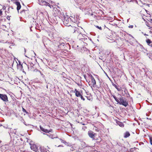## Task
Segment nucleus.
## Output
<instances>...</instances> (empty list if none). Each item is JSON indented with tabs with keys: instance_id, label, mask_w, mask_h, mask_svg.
Returning <instances> with one entry per match:
<instances>
[{
	"instance_id": "43",
	"label": "nucleus",
	"mask_w": 152,
	"mask_h": 152,
	"mask_svg": "<svg viewBox=\"0 0 152 152\" xmlns=\"http://www.w3.org/2000/svg\"><path fill=\"white\" fill-rule=\"evenodd\" d=\"M150 151L151 152H152V149H150Z\"/></svg>"
},
{
	"instance_id": "8",
	"label": "nucleus",
	"mask_w": 152,
	"mask_h": 152,
	"mask_svg": "<svg viewBox=\"0 0 152 152\" xmlns=\"http://www.w3.org/2000/svg\"><path fill=\"white\" fill-rule=\"evenodd\" d=\"M74 93H75V95L77 97H80L82 95V92H81L76 89H75Z\"/></svg>"
},
{
	"instance_id": "31",
	"label": "nucleus",
	"mask_w": 152,
	"mask_h": 152,
	"mask_svg": "<svg viewBox=\"0 0 152 152\" xmlns=\"http://www.w3.org/2000/svg\"><path fill=\"white\" fill-rule=\"evenodd\" d=\"M70 150L71 151H73L74 150H75V149L74 148V147H72L70 148Z\"/></svg>"
},
{
	"instance_id": "17",
	"label": "nucleus",
	"mask_w": 152,
	"mask_h": 152,
	"mask_svg": "<svg viewBox=\"0 0 152 152\" xmlns=\"http://www.w3.org/2000/svg\"><path fill=\"white\" fill-rule=\"evenodd\" d=\"M71 17L72 18H71V21L74 23H75L77 22V17H76L75 18V17L74 18H73L72 17Z\"/></svg>"
},
{
	"instance_id": "40",
	"label": "nucleus",
	"mask_w": 152,
	"mask_h": 152,
	"mask_svg": "<svg viewBox=\"0 0 152 152\" xmlns=\"http://www.w3.org/2000/svg\"><path fill=\"white\" fill-rule=\"evenodd\" d=\"M12 1H17L18 0H11Z\"/></svg>"
},
{
	"instance_id": "23",
	"label": "nucleus",
	"mask_w": 152,
	"mask_h": 152,
	"mask_svg": "<svg viewBox=\"0 0 152 152\" xmlns=\"http://www.w3.org/2000/svg\"><path fill=\"white\" fill-rule=\"evenodd\" d=\"M113 98L114 99L115 101L117 102L118 101V98H117V97L115 96L114 95H113Z\"/></svg>"
},
{
	"instance_id": "47",
	"label": "nucleus",
	"mask_w": 152,
	"mask_h": 152,
	"mask_svg": "<svg viewBox=\"0 0 152 152\" xmlns=\"http://www.w3.org/2000/svg\"><path fill=\"white\" fill-rule=\"evenodd\" d=\"M61 146V145H59L58 146V147H60V146Z\"/></svg>"
},
{
	"instance_id": "12",
	"label": "nucleus",
	"mask_w": 152,
	"mask_h": 152,
	"mask_svg": "<svg viewBox=\"0 0 152 152\" xmlns=\"http://www.w3.org/2000/svg\"><path fill=\"white\" fill-rule=\"evenodd\" d=\"M146 42L148 45L152 47V42L150 39H148L146 40Z\"/></svg>"
},
{
	"instance_id": "15",
	"label": "nucleus",
	"mask_w": 152,
	"mask_h": 152,
	"mask_svg": "<svg viewBox=\"0 0 152 152\" xmlns=\"http://www.w3.org/2000/svg\"><path fill=\"white\" fill-rule=\"evenodd\" d=\"M130 136L129 132L128 131L124 133V138H126Z\"/></svg>"
},
{
	"instance_id": "3",
	"label": "nucleus",
	"mask_w": 152,
	"mask_h": 152,
	"mask_svg": "<svg viewBox=\"0 0 152 152\" xmlns=\"http://www.w3.org/2000/svg\"><path fill=\"white\" fill-rule=\"evenodd\" d=\"M119 97H118V101L117 102L118 103L126 107L128 104V102L124 99L121 95H119Z\"/></svg>"
},
{
	"instance_id": "6",
	"label": "nucleus",
	"mask_w": 152,
	"mask_h": 152,
	"mask_svg": "<svg viewBox=\"0 0 152 152\" xmlns=\"http://www.w3.org/2000/svg\"><path fill=\"white\" fill-rule=\"evenodd\" d=\"M54 13L55 15L56 16H59V18H62L63 17L64 15V14L62 13V14L61 13L60 11L56 9V10H55V9L54 10Z\"/></svg>"
},
{
	"instance_id": "16",
	"label": "nucleus",
	"mask_w": 152,
	"mask_h": 152,
	"mask_svg": "<svg viewBox=\"0 0 152 152\" xmlns=\"http://www.w3.org/2000/svg\"><path fill=\"white\" fill-rule=\"evenodd\" d=\"M39 149L41 152H47V150L44 147H40Z\"/></svg>"
},
{
	"instance_id": "13",
	"label": "nucleus",
	"mask_w": 152,
	"mask_h": 152,
	"mask_svg": "<svg viewBox=\"0 0 152 152\" xmlns=\"http://www.w3.org/2000/svg\"><path fill=\"white\" fill-rule=\"evenodd\" d=\"M91 82L94 86L96 84V81L92 75H91Z\"/></svg>"
},
{
	"instance_id": "32",
	"label": "nucleus",
	"mask_w": 152,
	"mask_h": 152,
	"mask_svg": "<svg viewBox=\"0 0 152 152\" xmlns=\"http://www.w3.org/2000/svg\"><path fill=\"white\" fill-rule=\"evenodd\" d=\"M150 142L151 145H152V138H150Z\"/></svg>"
},
{
	"instance_id": "49",
	"label": "nucleus",
	"mask_w": 152,
	"mask_h": 152,
	"mask_svg": "<svg viewBox=\"0 0 152 152\" xmlns=\"http://www.w3.org/2000/svg\"><path fill=\"white\" fill-rule=\"evenodd\" d=\"M142 34H144L143 32H142Z\"/></svg>"
},
{
	"instance_id": "44",
	"label": "nucleus",
	"mask_w": 152,
	"mask_h": 152,
	"mask_svg": "<svg viewBox=\"0 0 152 152\" xmlns=\"http://www.w3.org/2000/svg\"><path fill=\"white\" fill-rule=\"evenodd\" d=\"M21 66V67L22 68V67H23V66H22V65H21V66Z\"/></svg>"
},
{
	"instance_id": "42",
	"label": "nucleus",
	"mask_w": 152,
	"mask_h": 152,
	"mask_svg": "<svg viewBox=\"0 0 152 152\" xmlns=\"http://www.w3.org/2000/svg\"><path fill=\"white\" fill-rule=\"evenodd\" d=\"M2 124H0V126H2Z\"/></svg>"
},
{
	"instance_id": "20",
	"label": "nucleus",
	"mask_w": 152,
	"mask_h": 152,
	"mask_svg": "<svg viewBox=\"0 0 152 152\" xmlns=\"http://www.w3.org/2000/svg\"><path fill=\"white\" fill-rule=\"evenodd\" d=\"M112 85L113 86H114L115 88L118 91H120L121 90V88H119L118 86L114 83H113Z\"/></svg>"
},
{
	"instance_id": "21",
	"label": "nucleus",
	"mask_w": 152,
	"mask_h": 152,
	"mask_svg": "<svg viewBox=\"0 0 152 152\" xmlns=\"http://www.w3.org/2000/svg\"><path fill=\"white\" fill-rule=\"evenodd\" d=\"M139 47L140 48L139 50L141 51H143V50L144 49V48L143 46L140 45Z\"/></svg>"
},
{
	"instance_id": "24",
	"label": "nucleus",
	"mask_w": 152,
	"mask_h": 152,
	"mask_svg": "<svg viewBox=\"0 0 152 152\" xmlns=\"http://www.w3.org/2000/svg\"><path fill=\"white\" fill-rule=\"evenodd\" d=\"M113 98L114 99L115 101L117 102L118 101V98H117V97L115 96L114 95H113Z\"/></svg>"
},
{
	"instance_id": "22",
	"label": "nucleus",
	"mask_w": 152,
	"mask_h": 152,
	"mask_svg": "<svg viewBox=\"0 0 152 152\" xmlns=\"http://www.w3.org/2000/svg\"><path fill=\"white\" fill-rule=\"evenodd\" d=\"M61 142L65 143L66 145H68V143L66 142L63 140L61 139H60Z\"/></svg>"
},
{
	"instance_id": "37",
	"label": "nucleus",
	"mask_w": 152,
	"mask_h": 152,
	"mask_svg": "<svg viewBox=\"0 0 152 152\" xmlns=\"http://www.w3.org/2000/svg\"><path fill=\"white\" fill-rule=\"evenodd\" d=\"M32 27V26H31L30 27V31H32V30L31 29V28Z\"/></svg>"
},
{
	"instance_id": "10",
	"label": "nucleus",
	"mask_w": 152,
	"mask_h": 152,
	"mask_svg": "<svg viewBox=\"0 0 152 152\" xmlns=\"http://www.w3.org/2000/svg\"><path fill=\"white\" fill-rule=\"evenodd\" d=\"M40 128L41 131H42L43 132H44L45 133H49L50 132H51L52 130V129H50L49 130H48L47 129H45L43 128L41 126H39Z\"/></svg>"
},
{
	"instance_id": "39",
	"label": "nucleus",
	"mask_w": 152,
	"mask_h": 152,
	"mask_svg": "<svg viewBox=\"0 0 152 152\" xmlns=\"http://www.w3.org/2000/svg\"><path fill=\"white\" fill-rule=\"evenodd\" d=\"M20 140L21 141H23V139H22V138H20Z\"/></svg>"
},
{
	"instance_id": "7",
	"label": "nucleus",
	"mask_w": 152,
	"mask_h": 152,
	"mask_svg": "<svg viewBox=\"0 0 152 152\" xmlns=\"http://www.w3.org/2000/svg\"><path fill=\"white\" fill-rule=\"evenodd\" d=\"M0 98L4 102L8 101L7 96L5 94H0Z\"/></svg>"
},
{
	"instance_id": "9",
	"label": "nucleus",
	"mask_w": 152,
	"mask_h": 152,
	"mask_svg": "<svg viewBox=\"0 0 152 152\" xmlns=\"http://www.w3.org/2000/svg\"><path fill=\"white\" fill-rule=\"evenodd\" d=\"M88 134L90 137L93 139V140H94V137L95 134L94 133L91 131H89L88 132Z\"/></svg>"
},
{
	"instance_id": "14",
	"label": "nucleus",
	"mask_w": 152,
	"mask_h": 152,
	"mask_svg": "<svg viewBox=\"0 0 152 152\" xmlns=\"http://www.w3.org/2000/svg\"><path fill=\"white\" fill-rule=\"evenodd\" d=\"M30 147H31V148L32 150H33L34 151H36V152L37 151V148L36 147V146L35 145H31Z\"/></svg>"
},
{
	"instance_id": "30",
	"label": "nucleus",
	"mask_w": 152,
	"mask_h": 152,
	"mask_svg": "<svg viewBox=\"0 0 152 152\" xmlns=\"http://www.w3.org/2000/svg\"><path fill=\"white\" fill-rule=\"evenodd\" d=\"M25 10H22V11H20V13H25Z\"/></svg>"
},
{
	"instance_id": "46",
	"label": "nucleus",
	"mask_w": 152,
	"mask_h": 152,
	"mask_svg": "<svg viewBox=\"0 0 152 152\" xmlns=\"http://www.w3.org/2000/svg\"><path fill=\"white\" fill-rule=\"evenodd\" d=\"M24 50H25V52H26V50L25 49V48H24Z\"/></svg>"
},
{
	"instance_id": "19",
	"label": "nucleus",
	"mask_w": 152,
	"mask_h": 152,
	"mask_svg": "<svg viewBox=\"0 0 152 152\" xmlns=\"http://www.w3.org/2000/svg\"><path fill=\"white\" fill-rule=\"evenodd\" d=\"M122 34V36L123 37H127L128 36H130L132 37L133 38H134L131 35L129 34H126L125 33H123Z\"/></svg>"
},
{
	"instance_id": "41",
	"label": "nucleus",
	"mask_w": 152,
	"mask_h": 152,
	"mask_svg": "<svg viewBox=\"0 0 152 152\" xmlns=\"http://www.w3.org/2000/svg\"><path fill=\"white\" fill-rule=\"evenodd\" d=\"M32 52H33V53H34V54L35 56H36V54L34 52V51H32Z\"/></svg>"
},
{
	"instance_id": "18",
	"label": "nucleus",
	"mask_w": 152,
	"mask_h": 152,
	"mask_svg": "<svg viewBox=\"0 0 152 152\" xmlns=\"http://www.w3.org/2000/svg\"><path fill=\"white\" fill-rule=\"evenodd\" d=\"M116 123L118 124L119 126L121 127H124V125L121 122H120L119 121H116Z\"/></svg>"
},
{
	"instance_id": "38",
	"label": "nucleus",
	"mask_w": 152,
	"mask_h": 152,
	"mask_svg": "<svg viewBox=\"0 0 152 152\" xmlns=\"http://www.w3.org/2000/svg\"><path fill=\"white\" fill-rule=\"evenodd\" d=\"M144 35H145V36H148V35L147 34H145H145H144Z\"/></svg>"
},
{
	"instance_id": "48",
	"label": "nucleus",
	"mask_w": 152,
	"mask_h": 152,
	"mask_svg": "<svg viewBox=\"0 0 152 152\" xmlns=\"http://www.w3.org/2000/svg\"><path fill=\"white\" fill-rule=\"evenodd\" d=\"M46 87L47 88H48V86H47Z\"/></svg>"
},
{
	"instance_id": "28",
	"label": "nucleus",
	"mask_w": 152,
	"mask_h": 152,
	"mask_svg": "<svg viewBox=\"0 0 152 152\" xmlns=\"http://www.w3.org/2000/svg\"><path fill=\"white\" fill-rule=\"evenodd\" d=\"M96 27L97 28L99 29L100 30H102V27L101 26H96Z\"/></svg>"
},
{
	"instance_id": "4",
	"label": "nucleus",
	"mask_w": 152,
	"mask_h": 152,
	"mask_svg": "<svg viewBox=\"0 0 152 152\" xmlns=\"http://www.w3.org/2000/svg\"><path fill=\"white\" fill-rule=\"evenodd\" d=\"M63 18H64L63 21L64 25L67 26H70L69 23L71 22V18L68 16L65 17L64 16H63Z\"/></svg>"
},
{
	"instance_id": "25",
	"label": "nucleus",
	"mask_w": 152,
	"mask_h": 152,
	"mask_svg": "<svg viewBox=\"0 0 152 152\" xmlns=\"http://www.w3.org/2000/svg\"><path fill=\"white\" fill-rule=\"evenodd\" d=\"M22 110L23 112L24 113H26V114H28V112H27L26 110L24 108H23L22 109Z\"/></svg>"
},
{
	"instance_id": "27",
	"label": "nucleus",
	"mask_w": 152,
	"mask_h": 152,
	"mask_svg": "<svg viewBox=\"0 0 152 152\" xmlns=\"http://www.w3.org/2000/svg\"><path fill=\"white\" fill-rule=\"evenodd\" d=\"M80 97L81 98L82 100H83V101L85 100V98L83 97L82 95Z\"/></svg>"
},
{
	"instance_id": "34",
	"label": "nucleus",
	"mask_w": 152,
	"mask_h": 152,
	"mask_svg": "<svg viewBox=\"0 0 152 152\" xmlns=\"http://www.w3.org/2000/svg\"><path fill=\"white\" fill-rule=\"evenodd\" d=\"M133 27V25H130L129 26V27L130 28H132Z\"/></svg>"
},
{
	"instance_id": "5",
	"label": "nucleus",
	"mask_w": 152,
	"mask_h": 152,
	"mask_svg": "<svg viewBox=\"0 0 152 152\" xmlns=\"http://www.w3.org/2000/svg\"><path fill=\"white\" fill-rule=\"evenodd\" d=\"M50 1V0H41L40 2V4L42 5L48 6L51 8L49 3Z\"/></svg>"
},
{
	"instance_id": "50",
	"label": "nucleus",
	"mask_w": 152,
	"mask_h": 152,
	"mask_svg": "<svg viewBox=\"0 0 152 152\" xmlns=\"http://www.w3.org/2000/svg\"><path fill=\"white\" fill-rule=\"evenodd\" d=\"M97 131H98V130H97Z\"/></svg>"
},
{
	"instance_id": "45",
	"label": "nucleus",
	"mask_w": 152,
	"mask_h": 152,
	"mask_svg": "<svg viewBox=\"0 0 152 152\" xmlns=\"http://www.w3.org/2000/svg\"><path fill=\"white\" fill-rule=\"evenodd\" d=\"M24 124H25V125H27L26 124H25V122H24Z\"/></svg>"
},
{
	"instance_id": "11",
	"label": "nucleus",
	"mask_w": 152,
	"mask_h": 152,
	"mask_svg": "<svg viewBox=\"0 0 152 152\" xmlns=\"http://www.w3.org/2000/svg\"><path fill=\"white\" fill-rule=\"evenodd\" d=\"M14 3H15V4L17 6V9L18 12L19 10L20 9L21 7V6L20 3L19 2L16 1L14 2Z\"/></svg>"
},
{
	"instance_id": "36",
	"label": "nucleus",
	"mask_w": 152,
	"mask_h": 152,
	"mask_svg": "<svg viewBox=\"0 0 152 152\" xmlns=\"http://www.w3.org/2000/svg\"><path fill=\"white\" fill-rule=\"evenodd\" d=\"M118 145L120 146V145H121V144L120 143H118Z\"/></svg>"
},
{
	"instance_id": "26",
	"label": "nucleus",
	"mask_w": 152,
	"mask_h": 152,
	"mask_svg": "<svg viewBox=\"0 0 152 152\" xmlns=\"http://www.w3.org/2000/svg\"><path fill=\"white\" fill-rule=\"evenodd\" d=\"M86 97L87 98V99L88 100H90L91 99V96H86Z\"/></svg>"
},
{
	"instance_id": "33",
	"label": "nucleus",
	"mask_w": 152,
	"mask_h": 152,
	"mask_svg": "<svg viewBox=\"0 0 152 152\" xmlns=\"http://www.w3.org/2000/svg\"><path fill=\"white\" fill-rule=\"evenodd\" d=\"M7 18L8 20H10V17L8 16H7Z\"/></svg>"
},
{
	"instance_id": "1",
	"label": "nucleus",
	"mask_w": 152,
	"mask_h": 152,
	"mask_svg": "<svg viewBox=\"0 0 152 152\" xmlns=\"http://www.w3.org/2000/svg\"><path fill=\"white\" fill-rule=\"evenodd\" d=\"M63 39H60L59 40L53 43L55 46L56 49H58V48L62 49L65 48V44Z\"/></svg>"
},
{
	"instance_id": "2",
	"label": "nucleus",
	"mask_w": 152,
	"mask_h": 152,
	"mask_svg": "<svg viewBox=\"0 0 152 152\" xmlns=\"http://www.w3.org/2000/svg\"><path fill=\"white\" fill-rule=\"evenodd\" d=\"M72 32L73 33L77 32V34H78V38L80 40H81L83 41L84 42L86 39H87V38H85L84 35H83L81 33H79L78 31V28L75 27H72V29H71Z\"/></svg>"
},
{
	"instance_id": "35",
	"label": "nucleus",
	"mask_w": 152,
	"mask_h": 152,
	"mask_svg": "<svg viewBox=\"0 0 152 152\" xmlns=\"http://www.w3.org/2000/svg\"><path fill=\"white\" fill-rule=\"evenodd\" d=\"M110 40L111 41H108V42H113L114 41V40H113L110 39Z\"/></svg>"
},
{
	"instance_id": "29",
	"label": "nucleus",
	"mask_w": 152,
	"mask_h": 152,
	"mask_svg": "<svg viewBox=\"0 0 152 152\" xmlns=\"http://www.w3.org/2000/svg\"><path fill=\"white\" fill-rule=\"evenodd\" d=\"M44 15L45 16L46 15V16H48V13L46 11H45V12H44Z\"/></svg>"
}]
</instances>
